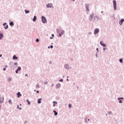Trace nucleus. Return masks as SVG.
Wrapping results in <instances>:
<instances>
[{
  "label": "nucleus",
  "mask_w": 124,
  "mask_h": 124,
  "mask_svg": "<svg viewBox=\"0 0 124 124\" xmlns=\"http://www.w3.org/2000/svg\"><path fill=\"white\" fill-rule=\"evenodd\" d=\"M64 68L65 69H66V70H69L70 69H72L71 66H70L68 64H65L64 65Z\"/></svg>",
  "instance_id": "obj_1"
},
{
  "label": "nucleus",
  "mask_w": 124,
  "mask_h": 124,
  "mask_svg": "<svg viewBox=\"0 0 124 124\" xmlns=\"http://www.w3.org/2000/svg\"><path fill=\"white\" fill-rule=\"evenodd\" d=\"M114 10H117V1L116 0H113Z\"/></svg>",
  "instance_id": "obj_2"
},
{
  "label": "nucleus",
  "mask_w": 124,
  "mask_h": 124,
  "mask_svg": "<svg viewBox=\"0 0 124 124\" xmlns=\"http://www.w3.org/2000/svg\"><path fill=\"white\" fill-rule=\"evenodd\" d=\"M42 22L44 24H46L47 23V19H46V17L44 16H42Z\"/></svg>",
  "instance_id": "obj_3"
},
{
  "label": "nucleus",
  "mask_w": 124,
  "mask_h": 124,
  "mask_svg": "<svg viewBox=\"0 0 124 124\" xmlns=\"http://www.w3.org/2000/svg\"><path fill=\"white\" fill-rule=\"evenodd\" d=\"M4 100V97H0V103H3V101ZM1 109V106L0 105V109Z\"/></svg>",
  "instance_id": "obj_4"
},
{
  "label": "nucleus",
  "mask_w": 124,
  "mask_h": 124,
  "mask_svg": "<svg viewBox=\"0 0 124 124\" xmlns=\"http://www.w3.org/2000/svg\"><path fill=\"white\" fill-rule=\"evenodd\" d=\"M85 6L86 11H90V9H89V7H90V4H85Z\"/></svg>",
  "instance_id": "obj_5"
},
{
  "label": "nucleus",
  "mask_w": 124,
  "mask_h": 124,
  "mask_svg": "<svg viewBox=\"0 0 124 124\" xmlns=\"http://www.w3.org/2000/svg\"><path fill=\"white\" fill-rule=\"evenodd\" d=\"M93 13H92V14H90L89 20H90V21H93Z\"/></svg>",
  "instance_id": "obj_6"
},
{
  "label": "nucleus",
  "mask_w": 124,
  "mask_h": 124,
  "mask_svg": "<svg viewBox=\"0 0 124 124\" xmlns=\"http://www.w3.org/2000/svg\"><path fill=\"white\" fill-rule=\"evenodd\" d=\"M98 32H99V29L98 28L95 29L94 31V34H97Z\"/></svg>",
  "instance_id": "obj_7"
},
{
  "label": "nucleus",
  "mask_w": 124,
  "mask_h": 124,
  "mask_svg": "<svg viewBox=\"0 0 124 124\" xmlns=\"http://www.w3.org/2000/svg\"><path fill=\"white\" fill-rule=\"evenodd\" d=\"M100 45H101V46H102L104 47H106V45L105 44L103 43V41H101L100 42Z\"/></svg>",
  "instance_id": "obj_8"
},
{
  "label": "nucleus",
  "mask_w": 124,
  "mask_h": 124,
  "mask_svg": "<svg viewBox=\"0 0 124 124\" xmlns=\"http://www.w3.org/2000/svg\"><path fill=\"white\" fill-rule=\"evenodd\" d=\"M53 6L52 3H48V4L46 5L47 8H51Z\"/></svg>",
  "instance_id": "obj_9"
},
{
  "label": "nucleus",
  "mask_w": 124,
  "mask_h": 124,
  "mask_svg": "<svg viewBox=\"0 0 124 124\" xmlns=\"http://www.w3.org/2000/svg\"><path fill=\"white\" fill-rule=\"evenodd\" d=\"M21 69L22 68H21V67H18L17 69L16 70V74H18V71H21Z\"/></svg>",
  "instance_id": "obj_10"
},
{
  "label": "nucleus",
  "mask_w": 124,
  "mask_h": 124,
  "mask_svg": "<svg viewBox=\"0 0 124 124\" xmlns=\"http://www.w3.org/2000/svg\"><path fill=\"white\" fill-rule=\"evenodd\" d=\"M124 19L122 18L119 21V25H120V26H122V25H123V23H124Z\"/></svg>",
  "instance_id": "obj_11"
},
{
  "label": "nucleus",
  "mask_w": 124,
  "mask_h": 124,
  "mask_svg": "<svg viewBox=\"0 0 124 124\" xmlns=\"http://www.w3.org/2000/svg\"><path fill=\"white\" fill-rule=\"evenodd\" d=\"M56 89H60L61 87V83H59L56 85Z\"/></svg>",
  "instance_id": "obj_12"
},
{
  "label": "nucleus",
  "mask_w": 124,
  "mask_h": 124,
  "mask_svg": "<svg viewBox=\"0 0 124 124\" xmlns=\"http://www.w3.org/2000/svg\"><path fill=\"white\" fill-rule=\"evenodd\" d=\"M84 121H85V123H86V124H88V121L90 122V119H88V118H85L84 119Z\"/></svg>",
  "instance_id": "obj_13"
},
{
  "label": "nucleus",
  "mask_w": 124,
  "mask_h": 124,
  "mask_svg": "<svg viewBox=\"0 0 124 124\" xmlns=\"http://www.w3.org/2000/svg\"><path fill=\"white\" fill-rule=\"evenodd\" d=\"M41 100H42V98H41L38 99L37 103L38 104H40V103H41Z\"/></svg>",
  "instance_id": "obj_14"
},
{
  "label": "nucleus",
  "mask_w": 124,
  "mask_h": 124,
  "mask_svg": "<svg viewBox=\"0 0 124 124\" xmlns=\"http://www.w3.org/2000/svg\"><path fill=\"white\" fill-rule=\"evenodd\" d=\"M2 37H3V33L0 32V40H1L2 39Z\"/></svg>",
  "instance_id": "obj_15"
},
{
  "label": "nucleus",
  "mask_w": 124,
  "mask_h": 124,
  "mask_svg": "<svg viewBox=\"0 0 124 124\" xmlns=\"http://www.w3.org/2000/svg\"><path fill=\"white\" fill-rule=\"evenodd\" d=\"M36 19H37L36 16H34L32 19L33 22H35V21H36Z\"/></svg>",
  "instance_id": "obj_16"
},
{
  "label": "nucleus",
  "mask_w": 124,
  "mask_h": 124,
  "mask_svg": "<svg viewBox=\"0 0 124 124\" xmlns=\"http://www.w3.org/2000/svg\"><path fill=\"white\" fill-rule=\"evenodd\" d=\"M13 60H18V57L16 55H14L13 57Z\"/></svg>",
  "instance_id": "obj_17"
},
{
  "label": "nucleus",
  "mask_w": 124,
  "mask_h": 124,
  "mask_svg": "<svg viewBox=\"0 0 124 124\" xmlns=\"http://www.w3.org/2000/svg\"><path fill=\"white\" fill-rule=\"evenodd\" d=\"M17 97H20V96H22V94L20 92H18L17 93Z\"/></svg>",
  "instance_id": "obj_18"
},
{
  "label": "nucleus",
  "mask_w": 124,
  "mask_h": 124,
  "mask_svg": "<svg viewBox=\"0 0 124 124\" xmlns=\"http://www.w3.org/2000/svg\"><path fill=\"white\" fill-rule=\"evenodd\" d=\"M9 25L10 26H11V27L14 26V23H13V21H11L10 23H9Z\"/></svg>",
  "instance_id": "obj_19"
},
{
  "label": "nucleus",
  "mask_w": 124,
  "mask_h": 124,
  "mask_svg": "<svg viewBox=\"0 0 124 124\" xmlns=\"http://www.w3.org/2000/svg\"><path fill=\"white\" fill-rule=\"evenodd\" d=\"M53 113H54V116H58V112L56 110H53Z\"/></svg>",
  "instance_id": "obj_20"
},
{
  "label": "nucleus",
  "mask_w": 124,
  "mask_h": 124,
  "mask_svg": "<svg viewBox=\"0 0 124 124\" xmlns=\"http://www.w3.org/2000/svg\"><path fill=\"white\" fill-rule=\"evenodd\" d=\"M119 62H121V63H123V58H121L119 59Z\"/></svg>",
  "instance_id": "obj_21"
},
{
  "label": "nucleus",
  "mask_w": 124,
  "mask_h": 124,
  "mask_svg": "<svg viewBox=\"0 0 124 124\" xmlns=\"http://www.w3.org/2000/svg\"><path fill=\"white\" fill-rule=\"evenodd\" d=\"M40 87H39V84H37L36 85V89H39Z\"/></svg>",
  "instance_id": "obj_22"
},
{
  "label": "nucleus",
  "mask_w": 124,
  "mask_h": 124,
  "mask_svg": "<svg viewBox=\"0 0 124 124\" xmlns=\"http://www.w3.org/2000/svg\"><path fill=\"white\" fill-rule=\"evenodd\" d=\"M26 101H27V102L28 105H31V102H30V101L29 100V99H27V100H26Z\"/></svg>",
  "instance_id": "obj_23"
},
{
  "label": "nucleus",
  "mask_w": 124,
  "mask_h": 124,
  "mask_svg": "<svg viewBox=\"0 0 124 124\" xmlns=\"http://www.w3.org/2000/svg\"><path fill=\"white\" fill-rule=\"evenodd\" d=\"M121 100H124V97H119V98H118V99H117L118 100H121Z\"/></svg>",
  "instance_id": "obj_24"
},
{
  "label": "nucleus",
  "mask_w": 124,
  "mask_h": 124,
  "mask_svg": "<svg viewBox=\"0 0 124 124\" xmlns=\"http://www.w3.org/2000/svg\"><path fill=\"white\" fill-rule=\"evenodd\" d=\"M25 12L26 14H28V13H30V11L25 10Z\"/></svg>",
  "instance_id": "obj_25"
},
{
  "label": "nucleus",
  "mask_w": 124,
  "mask_h": 124,
  "mask_svg": "<svg viewBox=\"0 0 124 124\" xmlns=\"http://www.w3.org/2000/svg\"><path fill=\"white\" fill-rule=\"evenodd\" d=\"M10 81H12V78H8V81L10 82Z\"/></svg>",
  "instance_id": "obj_26"
},
{
  "label": "nucleus",
  "mask_w": 124,
  "mask_h": 124,
  "mask_svg": "<svg viewBox=\"0 0 124 124\" xmlns=\"http://www.w3.org/2000/svg\"><path fill=\"white\" fill-rule=\"evenodd\" d=\"M4 29L5 30H7V29H8V25H6V26H5Z\"/></svg>",
  "instance_id": "obj_27"
},
{
  "label": "nucleus",
  "mask_w": 124,
  "mask_h": 124,
  "mask_svg": "<svg viewBox=\"0 0 124 124\" xmlns=\"http://www.w3.org/2000/svg\"><path fill=\"white\" fill-rule=\"evenodd\" d=\"M56 31L58 33H60V31H61V30H60V29H56Z\"/></svg>",
  "instance_id": "obj_28"
},
{
  "label": "nucleus",
  "mask_w": 124,
  "mask_h": 124,
  "mask_svg": "<svg viewBox=\"0 0 124 124\" xmlns=\"http://www.w3.org/2000/svg\"><path fill=\"white\" fill-rule=\"evenodd\" d=\"M51 36H52V37H50V39H53V38H54V34H51Z\"/></svg>",
  "instance_id": "obj_29"
},
{
  "label": "nucleus",
  "mask_w": 124,
  "mask_h": 124,
  "mask_svg": "<svg viewBox=\"0 0 124 124\" xmlns=\"http://www.w3.org/2000/svg\"><path fill=\"white\" fill-rule=\"evenodd\" d=\"M61 34H62V35L64 34V31L63 30L61 31Z\"/></svg>",
  "instance_id": "obj_30"
},
{
  "label": "nucleus",
  "mask_w": 124,
  "mask_h": 124,
  "mask_svg": "<svg viewBox=\"0 0 124 124\" xmlns=\"http://www.w3.org/2000/svg\"><path fill=\"white\" fill-rule=\"evenodd\" d=\"M17 109H19V110H21L22 109V108H19V105L17 106Z\"/></svg>",
  "instance_id": "obj_31"
},
{
  "label": "nucleus",
  "mask_w": 124,
  "mask_h": 124,
  "mask_svg": "<svg viewBox=\"0 0 124 124\" xmlns=\"http://www.w3.org/2000/svg\"><path fill=\"white\" fill-rule=\"evenodd\" d=\"M72 107V105L71 104H69L68 105V108H71Z\"/></svg>",
  "instance_id": "obj_32"
},
{
  "label": "nucleus",
  "mask_w": 124,
  "mask_h": 124,
  "mask_svg": "<svg viewBox=\"0 0 124 124\" xmlns=\"http://www.w3.org/2000/svg\"><path fill=\"white\" fill-rule=\"evenodd\" d=\"M53 104H58V102H57V101H53Z\"/></svg>",
  "instance_id": "obj_33"
},
{
  "label": "nucleus",
  "mask_w": 124,
  "mask_h": 124,
  "mask_svg": "<svg viewBox=\"0 0 124 124\" xmlns=\"http://www.w3.org/2000/svg\"><path fill=\"white\" fill-rule=\"evenodd\" d=\"M9 103H10V104H12V101L11 100H9Z\"/></svg>",
  "instance_id": "obj_34"
},
{
  "label": "nucleus",
  "mask_w": 124,
  "mask_h": 124,
  "mask_svg": "<svg viewBox=\"0 0 124 124\" xmlns=\"http://www.w3.org/2000/svg\"><path fill=\"white\" fill-rule=\"evenodd\" d=\"M2 25H3V26H4V27H5V26H6V25H7V23L6 22H5Z\"/></svg>",
  "instance_id": "obj_35"
},
{
  "label": "nucleus",
  "mask_w": 124,
  "mask_h": 124,
  "mask_svg": "<svg viewBox=\"0 0 124 124\" xmlns=\"http://www.w3.org/2000/svg\"><path fill=\"white\" fill-rule=\"evenodd\" d=\"M36 42H39V39L37 38L35 40Z\"/></svg>",
  "instance_id": "obj_36"
},
{
  "label": "nucleus",
  "mask_w": 124,
  "mask_h": 124,
  "mask_svg": "<svg viewBox=\"0 0 124 124\" xmlns=\"http://www.w3.org/2000/svg\"><path fill=\"white\" fill-rule=\"evenodd\" d=\"M59 82H63V79L62 78L59 80Z\"/></svg>",
  "instance_id": "obj_37"
},
{
  "label": "nucleus",
  "mask_w": 124,
  "mask_h": 124,
  "mask_svg": "<svg viewBox=\"0 0 124 124\" xmlns=\"http://www.w3.org/2000/svg\"><path fill=\"white\" fill-rule=\"evenodd\" d=\"M119 103H123V101L122 100H119Z\"/></svg>",
  "instance_id": "obj_38"
},
{
  "label": "nucleus",
  "mask_w": 124,
  "mask_h": 124,
  "mask_svg": "<svg viewBox=\"0 0 124 124\" xmlns=\"http://www.w3.org/2000/svg\"><path fill=\"white\" fill-rule=\"evenodd\" d=\"M45 85H48V81H46L45 82Z\"/></svg>",
  "instance_id": "obj_39"
},
{
  "label": "nucleus",
  "mask_w": 124,
  "mask_h": 124,
  "mask_svg": "<svg viewBox=\"0 0 124 124\" xmlns=\"http://www.w3.org/2000/svg\"><path fill=\"white\" fill-rule=\"evenodd\" d=\"M48 63H49V64H52V62L49 61Z\"/></svg>",
  "instance_id": "obj_40"
},
{
  "label": "nucleus",
  "mask_w": 124,
  "mask_h": 124,
  "mask_svg": "<svg viewBox=\"0 0 124 124\" xmlns=\"http://www.w3.org/2000/svg\"><path fill=\"white\" fill-rule=\"evenodd\" d=\"M50 48H51V49H53V48H54V46H53L52 45H51Z\"/></svg>",
  "instance_id": "obj_41"
},
{
  "label": "nucleus",
  "mask_w": 124,
  "mask_h": 124,
  "mask_svg": "<svg viewBox=\"0 0 124 124\" xmlns=\"http://www.w3.org/2000/svg\"><path fill=\"white\" fill-rule=\"evenodd\" d=\"M59 34L60 37H62V34L61 33H59Z\"/></svg>",
  "instance_id": "obj_42"
},
{
  "label": "nucleus",
  "mask_w": 124,
  "mask_h": 124,
  "mask_svg": "<svg viewBox=\"0 0 124 124\" xmlns=\"http://www.w3.org/2000/svg\"><path fill=\"white\" fill-rule=\"evenodd\" d=\"M3 71H5V70H6V68H3Z\"/></svg>",
  "instance_id": "obj_43"
},
{
  "label": "nucleus",
  "mask_w": 124,
  "mask_h": 124,
  "mask_svg": "<svg viewBox=\"0 0 124 124\" xmlns=\"http://www.w3.org/2000/svg\"><path fill=\"white\" fill-rule=\"evenodd\" d=\"M70 61L71 62H73V58H71Z\"/></svg>",
  "instance_id": "obj_44"
},
{
  "label": "nucleus",
  "mask_w": 124,
  "mask_h": 124,
  "mask_svg": "<svg viewBox=\"0 0 124 124\" xmlns=\"http://www.w3.org/2000/svg\"><path fill=\"white\" fill-rule=\"evenodd\" d=\"M108 114H109V115H111L112 114V112L110 111V112H108Z\"/></svg>",
  "instance_id": "obj_45"
},
{
  "label": "nucleus",
  "mask_w": 124,
  "mask_h": 124,
  "mask_svg": "<svg viewBox=\"0 0 124 124\" xmlns=\"http://www.w3.org/2000/svg\"><path fill=\"white\" fill-rule=\"evenodd\" d=\"M15 65H17V64H18V63L17 62H15L14 63Z\"/></svg>",
  "instance_id": "obj_46"
},
{
  "label": "nucleus",
  "mask_w": 124,
  "mask_h": 124,
  "mask_svg": "<svg viewBox=\"0 0 124 124\" xmlns=\"http://www.w3.org/2000/svg\"><path fill=\"white\" fill-rule=\"evenodd\" d=\"M54 86H55V85H54V84H52L51 87L53 88V87H54Z\"/></svg>",
  "instance_id": "obj_47"
},
{
  "label": "nucleus",
  "mask_w": 124,
  "mask_h": 124,
  "mask_svg": "<svg viewBox=\"0 0 124 124\" xmlns=\"http://www.w3.org/2000/svg\"><path fill=\"white\" fill-rule=\"evenodd\" d=\"M95 56H96V58H97V56H98V54L96 53Z\"/></svg>",
  "instance_id": "obj_48"
},
{
  "label": "nucleus",
  "mask_w": 124,
  "mask_h": 124,
  "mask_svg": "<svg viewBox=\"0 0 124 124\" xmlns=\"http://www.w3.org/2000/svg\"><path fill=\"white\" fill-rule=\"evenodd\" d=\"M96 51H97V53H98V52H99L98 48H96Z\"/></svg>",
  "instance_id": "obj_49"
},
{
  "label": "nucleus",
  "mask_w": 124,
  "mask_h": 124,
  "mask_svg": "<svg viewBox=\"0 0 124 124\" xmlns=\"http://www.w3.org/2000/svg\"><path fill=\"white\" fill-rule=\"evenodd\" d=\"M36 93H39V91L37 90V91H36Z\"/></svg>",
  "instance_id": "obj_50"
},
{
  "label": "nucleus",
  "mask_w": 124,
  "mask_h": 124,
  "mask_svg": "<svg viewBox=\"0 0 124 124\" xmlns=\"http://www.w3.org/2000/svg\"><path fill=\"white\" fill-rule=\"evenodd\" d=\"M89 34L91 35L92 34V32H89L88 33Z\"/></svg>",
  "instance_id": "obj_51"
},
{
  "label": "nucleus",
  "mask_w": 124,
  "mask_h": 124,
  "mask_svg": "<svg viewBox=\"0 0 124 124\" xmlns=\"http://www.w3.org/2000/svg\"><path fill=\"white\" fill-rule=\"evenodd\" d=\"M106 49H107V48H104L103 50L104 51H105V50H106Z\"/></svg>",
  "instance_id": "obj_52"
},
{
  "label": "nucleus",
  "mask_w": 124,
  "mask_h": 124,
  "mask_svg": "<svg viewBox=\"0 0 124 124\" xmlns=\"http://www.w3.org/2000/svg\"><path fill=\"white\" fill-rule=\"evenodd\" d=\"M53 107H55V106H56V104H53Z\"/></svg>",
  "instance_id": "obj_53"
},
{
  "label": "nucleus",
  "mask_w": 124,
  "mask_h": 124,
  "mask_svg": "<svg viewBox=\"0 0 124 124\" xmlns=\"http://www.w3.org/2000/svg\"><path fill=\"white\" fill-rule=\"evenodd\" d=\"M2 57V55L0 54V58H1Z\"/></svg>",
  "instance_id": "obj_54"
},
{
  "label": "nucleus",
  "mask_w": 124,
  "mask_h": 124,
  "mask_svg": "<svg viewBox=\"0 0 124 124\" xmlns=\"http://www.w3.org/2000/svg\"><path fill=\"white\" fill-rule=\"evenodd\" d=\"M26 123H28V121H25V122H24V124H26Z\"/></svg>",
  "instance_id": "obj_55"
},
{
  "label": "nucleus",
  "mask_w": 124,
  "mask_h": 124,
  "mask_svg": "<svg viewBox=\"0 0 124 124\" xmlns=\"http://www.w3.org/2000/svg\"><path fill=\"white\" fill-rule=\"evenodd\" d=\"M66 81H69V79H68V78H67Z\"/></svg>",
  "instance_id": "obj_56"
},
{
  "label": "nucleus",
  "mask_w": 124,
  "mask_h": 124,
  "mask_svg": "<svg viewBox=\"0 0 124 124\" xmlns=\"http://www.w3.org/2000/svg\"><path fill=\"white\" fill-rule=\"evenodd\" d=\"M50 46H48V47H47V48H48V49H50Z\"/></svg>",
  "instance_id": "obj_57"
},
{
  "label": "nucleus",
  "mask_w": 124,
  "mask_h": 124,
  "mask_svg": "<svg viewBox=\"0 0 124 124\" xmlns=\"http://www.w3.org/2000/svg\"><path fill=\"white\" fill-rule=\"evenodd\" d=\"M19 106H22V104H19Z\"/></svg>",
  "instance_id": "obj_58"
},
{
  "label": "nucleus",
  "mask_w": 124,
  "mask_h": 124,
  "mask_svg": "<svg viewBox=\"0 0 124 124\" xmlns=\"http://www.w3.org/2000/svg\"><path fill=\"white\" fill-rule=\"evenodd\" d=\"M25 76H28V75L27 74H26Z\"/></svg>",
  "instance_id": "obj_59"
},
{
  "label": "nucleus",
  "mask_w": 124,
  "mask_h": 124,
  "mask_svg": "<svg viewBox=\"0 0 124 124\" xmlns=\"http://www.w3.org/2000/svg\"><path fill=\"white\" fill-rule=\"evenodd\" d=\"M101 13H103V11H101Z\"/></svg>",
  "instance_id": "obj_60"
},
{
  "label": "nucleus",
  "mask_w": 124,
  "mask_h": 124,
  "mask_svg": "<svg viewBox=\"0 0 124 124\" xmlns=\"http://www.w3.org/2000/svg\"><path fill=\"white\" fill-rule=\"evenodd\" d=\"M95 17H96V18H98V16H96Z\"/></svg>",
  "instance_id": "obj_61"
},
{
  "label": "nucleus",
  "mask_w": 124,
  "mask_h": 124,
  "mask_svg": "<svg viewBox=\"0 0 124 124\" xmlns=\"http://www.w3.org/2000/svg\"><path fill=\"white\" fill-rule=\"evenodd\" d=\"M34 92H36V90L35 89V90H34Z\"/></svg>",
  "instance_id": "obj_62"
},
{
  "label": "nucleus",
  "mask_w": 124,
  "mask_h": 124,
  "mask_svg": "<svg viewBox=\"0 0 124 124\" xmlns=\"http://www.w3.org/2000/svg\"><path fill=\"white\" fill-rule=\"evenodd\" d=\"M5 67H7V66H5Z\"/></svg>",
  "instance_id": "obj_63"
},
{
  "label": "nucleus",
  "mask_w": 124,
  "mask_h": 124,
  "mask_svg": "<svg viewBox=\"0 0 124 124\" xmlns=\"http://www.w3.org/2000/svg\"><path fill=\"white\" fill-rule=\"evenodd\" d=\"M77 89H79V87H77Z\"/></svg>",
  "instance_id": "obj_64"
}]
</instances>
